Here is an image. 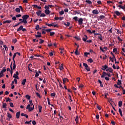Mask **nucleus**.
I'll return each mask as SVG.
<instances>
[{
	"label": "nucleus",
	"instance_id": "4468645a",
	"mask_svg": "<svg viewBox=\"0 0 125 125\" xmlns=\"http://www.w3.org/2000/svg\"><path fill=\"white\" fill-rule=\"evenodd\" d=\"M16 118L17 119H19V118H20V111L17 112Z\"/></svg>",
	"mask_w": 125,
	"mask_h": 125
},
{
	"label": "nucleus",
	"instance_id": "c03bdc74",
	"mask_svg": "<svg viewBox=\"0 0 125 125\" xmlns=\"http://www.w3.org/2000/svg\"><path fill=\"white\" fill-rule=\"evenodd\" d=\"M64 69V67H63V65L62 64H61L60 66V70L61 71H62V70H63Z\"/></svg>",
	"mask_w": 125,
	"mask_h": 125
},
{
	"label": "nucleus",
	"instance_id": "ea45409f",
	"mask_svg": "<svg viewBox=\"0 0 125 125\" xmlns=\"http://www.w3.org/2000/svg\"><path fill=\"white\" fill-rule=\"evenodd\" d=\"M7 114L8 118H9L10 119H11V118H12V116L8 112Z\"/></svg>",
	"mask_w": 125,
	"mask_h": 125
},
{
	"label": "nucleus",
	"instance_id": "09e8293b",
	"mask_svg": "<svg viewBox=\"0 0 125 125\" xmlns=\"http://www.w3.org/2000/svg\"><path fill=\"white\" fill-rule=\"evenodd\" d=\"M74 38L77 40V41H81V38L78 36H75Z\"/></svg>",
	"mask_w": 125,
	"mask_h": 125
},
{
	"label": "nucleus",
	"instance_id": "9d476101",
	"mask_svg": "<svg viewBox=\"0 0 125 125\" xmlns=\"http://www.w3.org/2000/svg\"><path fill=\"white\" fill-rule=\"evenodd\" d=\"M87 39H88L87 36L86 35H84V36L83 37V42H86Z\"/></svg>",
	"mask_w": 125,
	"mask_h": 125
},
{
	"label": "nucleus",
	"instance_id": "69168bd1",
	"mask_svg": "<svg viewBox=\"0 0 125 125\" xmlns=\"http://www.w3.org/2000/svg\"><path fill=\"white\" fill-rule=\"evenodd\" d=\"M117 48H114V49H113V52L116 53V52H117Z\"/></svg>",
	"mask_w": 125,
	"mask_h": 125
},
{
	"label": "nucleus",
	"instance_id": "bf43d9fd",
	"mask_svg": "<svg viewBox=\"0 0 125 125\" xmlns=\"http://www.w3.org/2000/svg\"><path fill=\"white\" fill-rule=\"evenodd\" d=\"M21 23H22V21H21V22H20L17 23L16 25H15L14 26V27H17V26H19V24H20Z\"/></svg>",
	"mask_w": 125,
	"mask_h": 125
},
{
	"label": "nucleus",
	"instance_id": "f257e3e1",
	"mask_svg": "<svg viewBox=\"0 0 125 125\" xmlns=\"http://www.w3.org/2000/svg\"><path fill=\"white\" fill-rule=\"evenodd\" d=\"M30 17L29 15H23L22 17V21H21L22 23H24V25H26L28 21H27V19H28Z\"/></svg>",
	"mask_w": 125,
	"mask_h": 125
},
{
	"label": "nucleus",
	"instance_id": "9b49d317",
	"mask_svg": "<svg viewBox=\"0 0 125 125\" xmlns=\"http://www.w3.org/2000/svg\"><path fill=\"white\" fill-rule=\"evenodd\" d=\"M26 82H27V80L26 79H24L23 81H21V84H22V85H25Z\"/></svg>",
	"mask_w": 125,
	"mask_h": 125
},
{
	"label": "nucleus",
	"instance_id": "473e14b6",
	"mask_svg": "<svg viewBox=\"0 0 125 125\" xmlns=\"http://www.w3.org/2000/svg\"><path fill=\"white\" fill-rule=\"evenodd\" d=\"M115 14H116V15H117V16H120V15H121V13H120V12H119V11H116Z\"/></svg>",
	"mask_w": 125,
	"mask_h": 125
},
{
	"label": "nucleus",
	"instance_id": "4c0bfd02",
	"mask_svg": "<svg viewBox=\"0 0 125 125\" xmlns=\"http://www.w3.org/2000/svg\"><path fill=\"white\" fill-rule=\"evenodd\" d=\"M35 29L37 31H39V30H40V29H41V28H40V25L39 24H37L36 25Z\"/></svg>",
	"mask_w": 125,
	"mask_h": 125
},
{
	"label": "nucleus",
	"instance_id": "b1692460",
	"mask_svg": "<svg viewBox=\"0 0 125 125\" xmlns=\"http://www.w3.org/2000/svg\"><path fill=\"white\" fill-rule=\"evenodd\" d=\"M67 81H68V79L64 78L62 79V81H63V84H65V83H66V82H67Z\"/></svg>",
	"mask_w": 125,
	"mask_h": 125
},
{
	"label": "nucleus",
	"instance_id": "cd10ccee",
	"mask_svg": "<svg viewBox=\"0 0 125 125\" xmlns=\"http://www.w3.org/2000/svg\"><path fill=\"white\" fill-rule=\"evenodd\" d=\"M16 53H14L13 56V62H15V60H14V59L15 58V57H16Z\"/></svg>",
	"mask_w": 125,
	"mask_h": 125
},
{
	"label": "nucleus",
	"instance_id": "f3484780",
	"mask_svg": "<svg viewBox=\"0 0 125 125\" xmlns=\"http://www.w3.org/2000/svg\"><path fill=\"white\" fill-rule=\"evenodd\" d=\"M85 2L89 4L90 5L92 4V2L90 0H86Z\"/></svg>",
	"mask_w": 125,
	"mask_h": 125
},
{
	"label": "nucleus",
	"instance_id": "49530a36",
	"mask_svg": "<svg viewBox=\"0 0 125 125\" xmlns=\"http://www.w3.org/2000/svg\"><path fill=\"white\" fill-rule=\"evenodd\" d=\"M39 76H40V74H39V73H38V72H37V70H36L35 77V78H37V77H39Z\"/></svg>",
	"mask_w": 125,
	"mask_h": 125
},
{
	"label": "nucleus",
	"instance_id": "de8ad7c7",
	"mask_svg": "<svg viewBox=\"0 0 125 125\" xmlns=\"http://www.w3.org/2000/svg\"><path fill=\"white\" fill-rule=\"evenodd\" d=\"M32 122V120H30V121L28 122V121H26L24 124H28V125H31V123Z\"/></svg>",
	"mask_w": 125,
	"mask_h": 125
},
{
	"label": "nucleus",
	"instance_id": "e2e57ef3",
	"mask_svg": "<svg viewBox=\"0 0 125 125\" xmlns=\"http://www.w3.org/2000/svg\"><path fill=\"white\" fill-rule=\"evenodd\" d=\"M117 39H118V41H119V42H123V40L121 39V38H120V36H118V37H117Z\"/></svg>",
	"mask_w": 125,
	"mask_h": 125
},
{
	"label": "nucleus",
	"instance_id": "c756f323",
	"mask_svg": "<svg viewBox=\"0 0 125 125\" xmlns=\"http://www.w3.org/2000/svg\"><path fill=\"white\" fill-rule=\"evenodd\" d=\"M75 54L76 55H80V52H79V50L76 49L75 52Z\"/></svg>",
	"mask_w": 125,
	"mask_h": 125
},
{
	"label": "nucleus",
	"instance_id": "6e6552de",
	"mask_svg": "<svg viewBox=\"0 0 125 125\" xmlns=\"http://www.w3.org/2000/svg\"><path fill=\"white\" fill-rule=\"evenodd\" d=\"M102 67L103 68H102V70H103V71H106L107 69H108V65H104Z\"/></svg>",
	"mask_w": 125,
	"mask_h": 125
},
{
	"label": "nucleus",
	"instance_id": "412c9836",
	"mask_svg": "<svg viewBox=\"0 0 125 125\" xmlns=\"http://www.w3.org/2000/svg\"><path fill=\"white\" fill-rule=\"evenodd\" d=\"M38 108L39 109V113H42V105H38Z\"/></svg>",
	"mask_w": 125,
	"mask_h": 125
},
{
	"label": "nucleus",
	"instance_id": "393cba45",
	"mask_svg": "<svg viewBox=\"0 0 125 125\" xmlns=\"http://www.w3.org/2000/svg\"><path fill=\"white\" fill-rule=\"evenodd\" d=\"M75 121L76 124H79V116H77L75 118Z\"/></svg>",
	"mask_w": 125,
	"mask_h": 125
},
{
	"label": "nucleus",
	"instance_id": "bb28decb",
	"mask_svg": "<svg viewBox=\"0 0 125 125\" xmlns=\"http://www.w3.org/2000/svg\"><path fill=\"white\" fill-rule=\"evenodd\" d=\"M36 14L38 15V16H40V15L42 14V11L39 10V11L37 12Z\"/></svg>",
	"mask_w": 125,
	"mask_h": 125
},
{
	"label": "nucleus",
	"instance_id": "0eeeda50",
	"mask_svg": "<svg viewBox=\"0 0 125 125\" xmlns=\"http://www.w3.org/2000/svg\"><path fill=\"white\" fill-rule=\"evenodd\" d=\"M113 69L112 68V67H108L107 68H106V72H109V73H111L112 74H113Z\"/></svg>",
	"mask_w": 125,
	"mask_h": 125
},
{
	"label": "nucleus",
	"instance_id": "8fccbe9b",
	"mask_svg": "<svg viewBox=\"0 0 125 125\" xmlns=\"http://www.w3.org/2000/svg\"><path fill=\"white\" fill-rule=\"evenodd\" d=\"M99 18H100V20H101V19H104L105 18V16L101 15Z\"/></svg>",
	"mask_w": 125,
	"mask_h": 125
},
{
	"label": "nucleus",
	"instance_id": "4d7b16f0",
	"mask_svg": "<svg viewBox=\"0 0 125 125\" xmlns=\"http://www.w3.org/2000/svg\"><path fill=\"white\" fill-rule=\"evenodd\" d=\"M45 16H46V15L44 13H42L40 15L41 17H45Z\"/></svg>",
	"mask_w": 125,
	"mask_h": 125
},
{
	"label": "nucleus",
	"instance_id": "a18cd8bd",
	"mask_svg": "<svg viewBox=\"0 0 125 125\" xmlns=\"http://www.w3.org/2000/svg\"><path fill=\"white\" fill-rule=\"evenodd\" d=\"M44 31L47 32V33H49L51 31H52V29H44Z\"/></svg>",
	"mask_w": 125,
	"mask_h": 125
},
{
	"label": "nucleus",
	"instance_id": "58836bf2",
	"mask_svg": "<svg viewBox=\"0 0 125 125\" xmlns=\"http://www.w3.org/2000/svg\"><path fill=\"white\" fill-rule=\"evenodd\" d=\"M40 40V42H39V43L40 44H41L42 43H43V42H44V40H42V39H39Z\"/></svg>",
	"mask_w": 125,
	"mask_h": 125
},
{
	"label": "nucleus",
	"instance_id": "c85d7f7f",
	"mask_svg": "<svg viewBox=\"0 0 125 125\" xmlns=\"http://www.w3.org/2000/svg\"><path fill=\"white\" fill-rule=\"evenodd\" d=\"M119 112L120 114L121 117H123V112L122 111V109L119 108Z\"/></svg>",
	"mask_w": 125,
	"mask_h": 125
},
{
	"label": "nucleus",
	"instance_id": "680f3d73",
	"mask_svg": "<svg viewBox=\"0 0 125 125\" xmlns=\"http://www.w3.org/2000/svg\"><path fill=\"white\" fill-rule=\"evenodd\" d=\"M60 14L61 15H63V14H64V11L62 10L60 12Z\"/></svg>",
	"mask_w": 125,
	"mask_h": 125
},
{
	"label": "nucleus",
	"instance_id": "774afa93",
	"mask_svg": "<svg viewBox=\"0 0 125 125\" xmlns=\"http://www.w3.org/2000/svg\"><path fill=\"white\" fill-rule=\"evenodd\" d=\"M116 30L117 32V33H118L119 34H121V31H120L119 29H116Z\"/></svg>",
	"mask_w": 125,
	"mask_h": 125
},
{
	"label": "nucleus",
	"instance_id": "2f4dec72",
	"mask_svg": "<svg viewBox=\"0 0 125 125\" xmlns=\"http://www.w3.org/2000/svg\"><path fill=\"white\" fill-rule=\"evenodd\" d=\"M87 62H89V63H92V62H93V60H92L91 58H90L87 60Z\"/></svg>",
	"mask_w": 125,
	"mask_h": 125
},
{
	"label": "nucleus",
	"instance_id": "37998d69",
	"mask_svg": "<svg viewBox=\"0 0 125 125\" xmlns=\"http://www.w3.org/2000/svg\"><path fill=\"white\" fill-rule=\"evenodd\" d=\"M54 35H55V32H50V36L51 37H52V36H54Z\"/></svg>",
	"mask_w": 125,
	"mask_h": 125
},
{
	"label": "nucleus",
	"instance_id": "13d9d810",
	"mask_svg": "<svg viewBox=\"0 0 125 125\" xmlns=\"http://www.w3.org/2000/svg\"><path fill=\"white\" fill-rule=\"evenodd\" d=\"M13 42L14 43H16V42H17V39H13Z\"/></svg>",
	"mask_w": 125,
	"mask_h": 125
},
{
	"label": "nucleus",
	"instance_id": "4be33fe9",
	"mask_svg": "<svg viewBox=\"0 0 125 125\" xmlns=\"http://www.w3.org/2000/svg\"><path fill=\"white\" fill-rule=\"evenodd\" d=\"M123 105V102L122 101H120L118 103L119 107H121Z\"/></svg>",
	"mask_w": 125,
	"mask_h": 125
},
{
	"label": "nucleus",
	"instance_id": "39448f33",
	"mask_svg": "<svg viewBox=\"0 0 125 125\" xmlns=\"http://www.w3.org/2000/svg\"><path fill=\"white\" fill-rule=\"evenodd\" d=\"M83 66L85 67V70H86V71L88 72L90 71V68L88 66V65H87L86 63H83Z\"/></svg>",
	"mask_w": 125,
	"mask_h": 125
},
{
	"label": "nucleus",
	"instance_id": "a19ab883",
	"mask_svg": "<svg viewBox=\"0 0 125 125\" xmlns=\"http://www.w3.org/2000/svg\"><path fill=\"white\" fill-rule=\"evenodd\" d=\"M10 72L11 75L12 76V74H13V69H12V66H11V70H10Z\"/></svg>",
	"mask_w": 125,
	"mask_h": 125
},
{
	"label": "nucleus",
	"instance_id": "423d86ee",
	"mask_svg": "<svg viewBox=\"0 0 125 125\" xmlns=\"http://www.w3.org/2000/svg\"><path fill=\"white\" fill-rule=\"evenodd\" d=\"M83 19L82 18H79L78 19L79 25H80V26L82 25L83 24Z\"/></svg>",
	"mask_w": 125,
	"mask_h": 125
},
{
	"label": "nucleus",
	"instance_id": "f704fd0d",
	"mask_svg": "<svg viewBox=\"0 0 125 125\" xmlns=\"http://www.w3.org/2000/svg\"><path fill=\"white\" fill-rule=\"evenodd\" d=\"M13 78L16 79H17V80H19V77H18V75H16L15 74H14Z\"/></svg>",
	"mask_w": 125,
	"mask_h": 125
},
{
	"label": "nucleus",
	"instance_id": "f03ea898",
	"mask_svg": "<svg viewBox=\"0 0 125 125\" xmlns=\"http://www.w3.org/2000/svg\"><path fill=\"white\" fill-rule=\"evenodd\" d=\"M35 109V106L34 104L31 103V104H28L26 107V110H28L29 112H31V111H33Z\"/></svg>",
	"mask_w": 125,
	"mask_h": 125
},
{
	"label": "nucleus",
	"instance_id": "ddd939ff",
	"mask_svg": "<svg viewBox=\"0 0 125 125\" xmlns=\"http://www.w3.org/2000/svg\"><path fill=\"white\" fill-rule=\"evenodd\" d=\"M7 106V104L6 103H2V108L4 109H6V106Z\"/></svg>",
	"mask_w": 125,
	"mask_h": 125
},
{
	"label": "nucleus",
	"instance_id": "20e7f679",
	"mask_svg": "<svg viewBox=\"0 0 125 125\" xmlns=\"http://www.w3.org/2000/svg\"><path fill=\"white\" fill-rule=\"evenodd\" d=\"M106 76H107L108 77H111V75L110 73H107L105 72L104 71L101 78H105V77H106Z\"/></svg>",
	"mask_w": 125,
	"mask_h": 125
},
{
	"label": "nucleus",
	"instance_id": "f8f14e48",
	"mask_svg": "<svg viewBox=\"0 0 125 125\" xmlns=\"http://www.w3.org/2000/svg\"><path fill=\"white\" fill-rule=\"evenodd\" d=\"M23 29V25H21L20 27L17 30V32H20V31H22Z\"/></svg>",
	"mask_w": 125,
	"mask_h": 125
},
{
	"label": "nucleus",
	"instance_id": "864d4df0",
	"mask_svg": "<svg viewBox=\"0 0 125 125\" xmlns=\"http://www.w3.org/2000/svg\"><path fill=\"white\" fill-rule=\"evenodd\" d=\"M73 20H75V21H78V17L76 16V17H74L73 18Z\"/></svg>",
	"mask_w": 125,
	"mask_h": 125
},
{
	"label": "nucleus",
	"instance_id": "3c124183",
	"mask_svg": "<svg viewBox=\"0 0 125 125\" xmlns=\"http://www.w3.org/2000/svg\"><path fill=\"white\" fill-rule=\"evenodd\" d=\"M36 94L37 96H38V97H39V98H42V97L41 96V95L40 94V93H36Z\"/></svg>",
	"mask_w": 125,
	"mask_h": 125
},
{
	"label": "nucleus",
	"instance_id": "0e129e2a",
	"mask_svg": "<svg viewBox=\"0 0 125 125\" xmlns=\"http://www.w3.org/2000/svg\"><path fill=\"white\" fill-rule=\"evenodd\" d=\"M104 79L106 81H110V78L109 77H104Z\"/></svg>",
	"mask_w": 125,
	"mask_h": 125
},
{
	"label": "nucleus",
	"instance_id": "aec40b11",
	"mask_svg": "<svg viewBox=\"0 0 125 125\" xmlns=\"http://www.w3.org/2000/svg\"><path fill=\"white\" fill-rule=\"evenodd\" d=\"M13 70H15L16 69V64H15V62H13Z\"/></svg>",
	"mask_w": 125,
	"mask_h": 125
},
{
	"label": "nucleus",
	"instance_id": "a878e982",
	"mask_svg": "<svg viewBox=\"0 0 125 125\" xmlns=\"http://www.w3.org/2000/svg\"><path fill=\"white\" fill-rule=\"evenodd\" d=\"M15 11L16 12H18V13H20V11H21V10L20 9V8H16V9H15Z\"/></svg>",
	"mask_w": 125,
	"mask_h": 125
},
{
	"label": "nucleus",
	"instance_id": "6e6d98bb",
	"mask_svg": "<svg viewBox=\"0 0 125 125\" xmlns=\"http://www.w3.org/2000/svg\"><path fill=\"white\" fill-rule=\"evenodd\" d=\"M19 7L22 12L23 11H24V9L23 8V7H22V6H19Z\"/></svg>",
	"mask_w": 125,
	"mask_h": 125
},
{
	"label": "nucleus",
	"instance_id": "338daca9",
	"mask_svg": "<svg viewBox=\"0 0 125 125\" xmlns=\"http://www.w3.org/2000/svg\"><path fill=\"white\" fill-rule=\"evenodd\" d=\"M88 54H89V53L85 52L84 53V55L85 56H86V57H87V55H88Z\"/></svg>",
	"mask_w": 125,
	"mask_h": 125
},
{
	"label": "nucleus",
	"instance_id": "603ef678",
	"mask_svg": "<svg viewBox=\"0 0 125 125\" xmlns=\"http://www.w3.org/2000/svg\"><path fill=\"white\" fill-rule=\"evenodd\" d=\"M68 97H69V99L70 100V102H73V100H72V97L71 96V95H68Z\"/></svg>",
	"mask_w": 125,
	"mask_h": 125
},
{
	"label": "nucleus",
	"instance_id": "2eb2a0df",
	"mask_svg": "<svg viewBox=\"0 0 125 125\" xmlns=\"http://www.w3.org/2000/svg\"><path fill=\"white\" fill-rule=\"evenodd\" d=\"M45 13L47 15H48V14H49L50 13V11H49V9H46L45 10Z\"/></svg>",
	"mask_w": 125,
	"mask_h": 125
},
{
	"label": "nucleus",
	"instance_id": "e433bc0d",
	"mask_svg": "<svg viewBox=\"0 0 125 125\" xmlns=\"http://www.w3.org/2000/svg\"><path fill=\"white\" fill-rule=\"evenodd\" d=\"M118 83H117V84L118 85H122V81L120 80H118Z\"/></svg>",
	"mask_w": 125,
	"mask_h": 125
},
{
	"label": "nucleus",
	"instance_id": "79ce46f5",
	"mask_svg": "<svg viewBox=\"0 0 125 125\" xmlns=\"http://www.w3.org/2000/svg\"><path fill=\"white\" fill-rule=\"evenodd\" d=\"M60 50H61V51H60L61 54H63V52L64 51V49H62L61 48H60Z\"/></svg>",
	"mask_w": 125,
	"mask_h": 125
},
{
	"label": "nucleus",
	"instance_id": "5701e85b",
	"mask_svg": "<svg viewBox=\"0 0 125 125\" xmlns=\"http://www.w3.org/2000/svg\"><path fill=\"white\" fill-rule=\"evenodd\" d=\"M47 99L48 105H51L52 106H53V104H50V100L49 99V98H47Z\"/></svg>",
	"mask_w": 125,
	"mask_h": 125
},
{
	"label": "nucleus",
	"instance_id": "7ed1b4c3",
	"mask_svg": "<svg viewBox=\"0 0 125 125\" xmlns=\"http://www.w3.org/2000/svg\"><path fill=\"white\" fill-rule=\"evenodd\" d=\"M94 36H96L97 38L100 40V41H103V37H102V34L99 33H94Z\"/></svg>",
	"mask_w": 125,
	"mask_h": 125
},
{
	"label": "nucleus",
	"instance_id": "c9c22d12",
	"mask_svg": "<svg viewBox=\"0 0 125 125\" xmlns=\"http://www.w3.org/2000/svg\"><path fill=\"white\" fill-rule=\"evenodd\" d=\"M36 38H42V33H40L39 35H35Z\"/></svg>",
	"mask_w": 125,
	"mask_h": 125
},
{
	"label": "nucleus",
	"instance_id": "5fc2aeb1",
	"mask_svg": "<svg viewBox=\"0 0 125 125\" xmlns=\"http://www.w3.org/2000/svg\"><path fill=\"white\" fill-rule=\"evenodd\" d=\"M9 104H10V107H12V108L14 107V105L13 104V103H10Z\"/></svg>",
	"mask_w": 125,
	"mask_h": 125
},
{
	"label": "nucleus",
	"instance_id": "72a5a7b5",
	"mask_svg": "<svg viewBox=\"0 0 125 125\" xmlns=\"http://www.w3.org/2000/svg\"><path fill=\"white\" fill-rule=\"evenodd\" d=\"M25 98H26V99L28 100H30V99H31V96H30L29 95H26L25 96Z\"/></svg>",
	"mask_w": 125,
	"mask_h": 125
},
{
	"label": "nucleus",
	"instance_id": "dca6fc26",
	"mask_svg": "<svg viewBox=\"0 0 125 125\" xmlns=\"http://www.w3.org/2000/svg\"><path fill=\"white\" fill-rule=\"evenodd\" d=\"M6 23H7L8 24H10V23H11V21L7 20L3 22V24H5Z\"/></svg>",
	"mask_w": 125,
	"mask_h": 125
},
{
	"label": "nucleus",
	"instance_id": "6ab92c4d",
	"mask_svg": "<svg viewBox=\"0 0 125 125\" xmlns=\"http://www.w3.org/2000/svg\"><path fill=\"white\" fill-rule=\"evenodd\" d=\"M63 25H64L66 27H69V26H70V25H71V23L70 22H67L66 23H64Z\"/></svg>",
	"mask_w": 125,
	"mask_h": 125
},
{
	"label": "nucleus",
	"instance_id": "a211bd4d",
	"mask_svg": "<svg viewBox=\"0 0 125 125\" xmlns=\"http://www.w3.org/2000/svg\"><path fill=\"white\" fill-rule=\"evenodd\" d=\"M6 99V102H11V99L10 98H5Z\"/></svg>",
	"mask_w": 125,
	"mask_h": 125
},
{
	"label": "nucleus",
	"instance_id": "7c9ffc66",
	"mask_svg": "<svg viewBox=\"0 0 125 125\" xmlns=\"http://www.w3.org/2000/svg\"><path fill=\"white\" fill-rule=\"evenodd\" d=\"M118 7H120V8H121L122 9H125V5H124V6H123L122 5H119Z\"/></svg>",
	"mask_w": 125,
	"mask_h": 125
},
{
	"label": "nucleus",
	"instance_id": "052dcab7",
	"mask_svg": "<svg viewBox=\"0 0 125 125\" xmlns=\"http://www.w3.org/2000/svg\"><path fill=\"white\" fill-rule=\"evenodd\" d=\"M6 69L5 68V67H3L1 70V72H2V73H3V72H6Z\"/></svg>",
	"mask_w": 125,
	"mask_h": 125
},
{
	"label": "nucleus",
	"instance_id": "1a4fd4ad",
	"mask_svg": "<svg viewBox=\"0 0 125 125\" xmlns=\"http://www.w3.org/2000/svg\"><path fill=\"white\" fill-rule=\"evenodd\" d=\"M92 13L93 14H94V15L95 14H99V12L97 10V9H95L93 10Z\"/></svg>",
	"mask_w": 125,
	"mask_h": 125
}]
</instances>
